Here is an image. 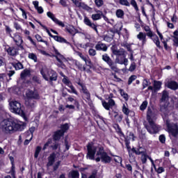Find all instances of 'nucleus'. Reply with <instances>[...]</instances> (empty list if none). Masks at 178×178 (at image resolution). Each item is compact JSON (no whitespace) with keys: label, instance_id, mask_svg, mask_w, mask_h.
Masks as SVG:
<instances>
[{"label":"nucleus","instance_id":"ea45409f","mask_svg":"<svg viewBox=\"0 0 178 178\" xmlns=\"http://www.w3.org/2000/svg\"><path fill=\"white\" fill-rule=\"evenodd\" d=\"M147 106H148V102L147 101L143 102L140 106V111H145Z\"/></svg>","mask_w":178,"mask_h":178},{"label":"nucleus","instance_id":"a211bd4d","mask_svg":"<svg viewBox=\"0 0 178 178\" xmlns=\"http://www.w3.org/2000/svg\"><path fill=\"white\" fill-rule=\"evenodd\" d=\"M56 158V154L55 153H52L49 155L48 157V163L47 164V168H49V166H52L54 163H55V159Z\"/></svg>","mask_w":178,"mask_h":178},{"label":"nucleus","instance_id":"bb28decb","mask_svg":"<svg viewBox=\"0 0 178 178\" xmlns=\"http://www.w3.org/2000/svg\"><path fill=\"white\" fill-rule=\"evenodd\" d=\"M162 86V82L159 81H154V90L155 92L159 91L161 87Z\"/></svg>","mask_w":178,"mask_h":178},{"label":"nucleus","instance_id":"e2e57ef3","mask_svg":"<svg viewBox=\"0 0 178 178\" xmlns=\"http://www.w3.org/2000/svg\"><path fill=\"white\" fill-rule=\"evenodd\" d=\"M134 134H133V132H129L128 140H132V141H134Z\"/></svg>","mask_w":178,"mask_h":178},{"label":"nucleus","instance_id":"58836bf2","mask_svg":"<svg viewBox=\"0 0 178 178\" xmlns=\"http://www.w3.org/2000/svg\"><path fill=\"white\" fill-rule=\"evenodd\" d=\"M95 3L97 8H101L104 6V0H95Z\"/></svg>","mask_w":178,"mask_h":178},{"label":"nucleus","instance_id":"9b49d317","mask_svg":"<svg viewBox=\"0 0 178 178\" xmlns=\"http://www.w3.org/2000/svg\"><path fill=\"white\" fill-rule=\"evenodd\" d=\"M40 95L37 91L28 90L26 92V99H38Z\"/></svg>","mask_w":178,"mask_h":178},{"label":"nucleus","instance_id":"cd10ccee","mask_svg":"<svg viewBox=\"0 0 178 178\" xmlns=\"http://www.w3.org/2000/svg\"><path fill=\"white\" fill-rule=\"evenodd\" d=\"M25 104L26 106H29L30 108H34V105H35V102L33 99H26Z\"/></svg>","mask_w":178,"mask_h":178},{"label":"nucleus","instance_id":"4d7b16f0","mask_svg":"<svg viewBox=\"0 0 178 178\" xmlns=\"http://www.w3.org/2000/svg\"><path fill=\"white\" fill-rule=\"evenodd\" d=\"M33 81H34L35 83H37L38 84H41V81L40 80V78H38V76H34L32 78Z\"/></svg>","mask_w":178,"mask_h":178},{"label":"nucleus","instance_id":"b1692460","mask_svg":"<svg viewBox=\"0 0 178 178\" xmlns=\"http://www.w3.org/2000/svg\"><path fill=\"white\" fill-rule=\"evenodd\" d=\"M82 92L84 93L85 98L88 99V101H90L91 99V95H90V92H88V90H87V88L86 86H82Z\"/></svg>","mask_w":178,"mask_h":178},{"label":"nucleus","instance_id":"f257e3e1","mask_svg":"<svg viewBox=\"0 0 178 178\" xmlns=\"http://www.w3.org/2000/svg\"><path fill=\"white\" fill-rule=\"evenodd\" d=\"M88 153L86 154V158L94 161L95 159L96 162H99L102 161L103 163H111L112 158L108 155V153L104 149L102 146H95L92 143H88L87 145ZM95 154L97 156L95 159Z\"/></svg>","mask_w":178,"mask_h":178},{"label":"nucleus","instance_id":"0eeeda50","mask_svg":"<svg viewBox=\"0 0 178 178\" xmlns=\"http://www.w3.org/2000/svg\"><path fill=\"white\" fill-rule=\"evenodd\" d=\"M40 26L42 27L44 30H46L47 33L49 34V37H51V38H54L55 41H57V42H64L65 44H70V42L66 40V39L63 38V37L58 36V35H53L52 33L48 30V28H47L46 26H44L41 22H38Z\"/></svg>","mask_w":178,"mask_h":178},{"label":"nucleus","instance_id":"c03bdc74","mask_svg":"<svg viewBox=\"0 0 178 178\" xmlns=\"http://www.w3.org/2000/svg\"><path fill=\"white\" fill-rule=\"evenodd\" d=\"M61 131H63V134H65V132L67 131V130H69V124H64L63 125H61Z\"/></svg>","mask_w":178,"mask_h":178},{"label":"nucleus","instance_id":"7ed1b4c3","mask_svg":"<svg viewBox=\"0 0 178 178\" xmlns=\"http://www.w3.org/2000/svg\"><path fill=\"white\" fill-rule=\"evenodd\" d=\"M147 120L148 124H144L145 128L150 134H156V133L159 131V126L155 123V120H156V114H155L149 107L147 108Z\"/></svg>","mask_w":178,"mask_h":178},{"label":"nucleus","instance_id":"39448f33","mask_svg":"<svg viewBox=\"0 0 178 178\" xmlns=\"http://www.w3.org/2000/svg\"><path fill=\"white\" fill-rule=\"evenodd\" d=\"M102 60H104V62H106V63H107V65H108L110 69H111V70H113V72H115V73H118V72H119L118 65H116L115 62H113V60H112L111 57H109V56H108L107 54L102 55Z\"/></svg>","mask_w":178,"mask_h":178},{"label":"nucleus","instance_id":"412c9836","mask_svg":"<svg viewBox=\"0 0 178 178\" xmlns=\"http://www.w3.org/2000/svg\"><path fill=\"white\" fill-rule=\"evenodd\" d=\"M30 76H31V72L28 69L24 70L20 74L22 80H24L26 78L30 77Z\"/></svg>","mask_w":178,"mask_h":178},{"label":"nucleus","instance_id":"79ce46f5","mask_svg":"<svg viewBox=\"0 0 178 178\" xmlns=\"http://www.w3.org/2000/svg\"><path fill=\"white\" fill-rule=\"evenodd\" d=\"M131 5L134 8L136 12H138V6L137 5L136 0H131Z\"/></svg>","mask_w":178,"mask_h":178},{"label":"nucleus","instance_id":"4be33fe9","mask_svg":"<svg viewBox=\"0 0 178 178\" xmlns=\"http://www.w3.org/2000/svg\"><path fill=\"white\" fill-rule=\"evenodd\" d=\"M168 101H169V93L166 90H164L161 99V104L166 103Z\"/></svg>","mask_w":178,"mask_h":178},{"label":"nucleus","instance_id":"e433bc0d","mask_svg":"<svg viewBox=\"0 0 178 178\" xmlns=\"http://www.w3.org/2000/svg\"><path fill=\"white\" fill-rule=\"evenodd\" d=\"M148 86H151V82L147 79H144L143 81V89L144 90V88H147Z\"/></svg>","mask_w":178,"mask_h":178},{"label":"nucleus","instance_id":"6e6552de","mask_svg":"<svg viewBox=\"0 0 178 178\" xmlns=\"http://www.w3.org/2000/svg\"><path fill=\"white\" fill-rule=\"evenodd\" d=\"M167 127H168V133L170 134H172L173 137H176L178 134V127L177 124H170L168 121L166 122Z\"/></svg>","mask_w":178,"mask_h":178},{"label":"nucleus","instance_id":"69168bd1","mask_svg":"<svg viewBox=\"0 0 178 178\" xmlns=\"http://www.w3.org/2000/svg\"><path fill=\"white\" fill-rule=\"evenodd\" d=\"M59 165H60V161H58L55 163L54 165V170H58V168H59Z\"/></svg>","mask_w":178,"mask_h":178},{"label":"nucleus","instance_id":"dca6fc26","mask_svg":"<svg viewBox=\"0 0 178 178\" xmlns=\"http://www.w3.org/2000/svg\"><path fill=\"white\" fill-rule=\"evenodd\" d=\"M6 51L10 56H16L19 54V50L13 47L6 48Z\"/></svg>","mask_w":178,"mask_h":178},{"label":"nucleus","instance_id":"13d9d810","mask_svg":"<svg viewBox=\"0 0 178 178\" xmlns=\"http://www.w3.org/2000/svg\"><path fill=\"white\" fill-rule=\"evenodd\" d=\"M68 87H70V88L71 89V92H72L73 94H76V95H77V90L74 89V86H73L72 83Z\"/></svg>","mask_w":178,"mask_h":178},{"label":"nucleus","instance_id":"0e129e2a","mask_svg":"<svg viewBox=\"0 0 178 178\" xmlns=\"http://www.w3.org/2000/svg\"><path fill=\"white\" fill-rule=\"evenodd\" d=\"M132 152H134L136 155H141V152H140L139 149H136V148L131 149Z\"/></svg>","mask_w":178,"mask_h":178},{"label":"nucleus","instance_id":"473e14b6","mask_svg":"<svg viewBox=\"0 0 178 178\" xmlns=\"http://www.w3.org/2000/svg\"><path fill=\"white\" fill-rule=\"evenodd\" d=\"M75 65H76V67H78V69H79V70H81V72L86 71V67H85V66L83 65V64L80 63V62L76 61V62H75Z\"/></svg>","mask_w":178,"mask_h":178},{"label":"nucleus","instance_id":"09e8293b","mask_svg":"<svg viewBox=\"0 0 178 178\" xmlns=\"http://www.w3.org/2000/svg\"><path fill=\"white\" fill-rule=\"evenodd\" d=\"M90 56H95L97 55V51L94 49H90L88 51Z\"/></svg>","mask_w":178,"mask_h":178},{"label":"nucleus","instance_id":"1a4fd4ad","mask_svg":"<svg viewBox=\"0 0 178 178\" xmlns=\"http://www.w3.org/2000/svg\"><path fill=\"white\" fill-rule=\"evenodd\" d=\"M56 58L58 60V63H57V66H58V67H62L63 69V67H65V64H63V62H65V60H66V59L65 58V57L60 54L58 51H56Z\"/></svg>","mask_w":178,"mask_h":178},{"label":"nucleus","instance_id":"72a5a7b5","mask_svg":"<svg viewBox=\"0 0 178 178\" xmlns=\"http://www.w3.org/2000/svg\"><path fill=\"white\" fill-rule=\"evenodd\" d=\"M51 143H52V139L49 138L42 148L43 151H45V149H47V148H48Z\"/></svg>","mask_w":178,"mask_h":178},{"label":"nucleus","instance_id":"20e7f679","mask_svg":"<svg viewBox=\"0 0 178 178\" xmlns=\"http://www.w3.org/2000/svg\"><path fill=\"white\" fill-rule=\"evenodd\" d=\"M40 74L46 81H49V80L50 81H56L58 80V74L52 70L42 68L40 70Z\"/></svg>","mask_w":178,"mask_h":178},{"label":"nucleus","instance_id":"5701e85b","mask_svg":"<svg viewBox=\"0 0 178 178\" xmlns=\"http://www.w3.org/2000/svg\"><path fill=\"white\" fill-rule=\"evenodd\" d=\"M104 16V13L101 10H98L97 14L92 15V19L94 21L99 20Z\"/></svg>","mask_w":178,"mask_h":178},{"label":"nucleus","instance_id":"4468645a","mask_svg":"<svg viewBox=\"0 0 178 178\" xmlns=\"http://www.w3.org/2000/svg\"><path fill=\"white\" fill-rule=\"evenodd\" d=\"M96 51H102L103 52H106L108 51V46L105 43L99 42L95 47Z\"/></svg>","mask_w":178,"mask_h":178},{"label":"nucleus","instance_id":"2f4dec72","mask_svg":"<svg viewBox=\"0 0 178 178\" xmlns=\"http://www.w3.org/2000/svg\"><path fill=\"white\" fill-rule=\"evenodd\" d=\"M13 67H15V70H20V69H23V64L22 63H12Z\"/></svg>","mask_w":178,"mask_h":178},{"label":"nucleus","instance_id":"37998d69","mask_svg":"<svg viewBox=\"0 0 178 178\" xmlns=\"http://www.w3.org/2000/svg\"><path fill=\"white\" fill-rule=\"evenodd\" d=\"M122 112L127 115L130 113V110H129V108L126 107L125 104H123L122 106Z\"/></svg>","mask_w":178,"mask_h":178},{"label":"nucleus","instance_id":"bf43d9fd","mask_svg":"<svg viewBox=\"0 0 178 178\" xmlns=\"http://www.w3.org/2000/svg\"><path fill=\"white\" fill-rule=\"evenodd\" d=\"M145 34L146 35H147V37H149L150 38H154V36L156 35L155 34L152 33V31L151 30L147 31Z\"/></svg>","mask_w":178,"mask_h":178},{"label":"nucleus","instance_id":"338daca9","mask_svg":"<svg viewBox=\"0 0 178 178\" xmlns=\"http://www.w3.org/2000/svg\"><path fill=\"white\" fill-rule=\"evenodd\" d=\"M36 10H38V13H40V15L42 13H44V9H42V7L41 6L38 7Z\"/></svg>","mask_w":178,"mask_h":178},{"label":"nucleus","instance_id":"774afa93","mask_svg":"<svg viewBox=\"0 0 178 178\" xmlns=\"http://www.w3.org/2000/svg\"><path fill=\"white\" fill-rule=\"evenodd\" d=\"M139 149V152H140V154L143 155V154H145V149L143 147H140L138 148Z\"/></svg>","mask_w":178,"mask_h":178},{"label":"nucleus","instance_id":"de8ad7c7","mask_svg":"<svg viewBox=\"0 0 178 178\" xmlns=\"http://www.w3.org/2000/svg\"><path fill=\"white\" fill-rule=\"evenodd\" d=\"M34 131H35V127H31L30 129H29V131L26 132V134L28 136H30L31 137V135L33 136V134L34 133Z\"/></svg>","mask_w":178,"mask_h":178},{"label":"nucleus","instance_id":"3c124183","mask_svg":"<svg viewBox=\"0 0 178 178\" xmlns=\"http://www.w3.org/2000/svg\"><path fill=\"white\" fill-rule=\"evenodd\" d=\"M120 3L124 6H130V3L127 0H120Z\"/></svg>","mask_w":178,"mask_h":178},{"label":"nucleus","instance_id":"7c9ffc66","mask_svg":"<svg viewBox=\"0 0 178 178\" xmlns=\"http://www.w3.org/2000/svg\"><path fill=\"white\" fill-rule=\"evenodd\" d=\"M152 40L154 41V44H156L158 48H161V42H159V38H158V35H154L153 38H152Z\"/></svg>","mask_w":178,"mask_h":178},{"label":"nucleus","instance_id":"f03ea898","mask_svg":"<svg viewBox=\"0 0 178 178\" xmlns=\"http://www.w3.org/2000/svg\"><path fill=\"white\" fill-rule=\"evenodd\" d=\"M23 129H24L23 124L12 120H3L0 123V130L6 134L15 133V131H22Z\"/></svg>","mask_w":178,"mask_h":178},{"label":"nucleus","instance_id":"6e6d98bb","mask_svg":"<svg viewBox=\"0 0 178 178\" xmlns=\"http://www.w3.org/2000/svg\"><path fill=\"white\" fill-rule=\"evenodd\" d=\"M63 82L64 83V84H66L68 87L72 84V82H70V81H69V79H67L66 76L63 78Z\"/></svg>","mask_w":178,"mask_h":178},{"label":"nucleus","instance_id":"f704fd0d","mask_svg":"<svg viewBox=\"0 0 178 178\" xmlns=\"http://www.w3.org/2000/svg\"><path fill=\"white\" fill-rule=\"evenodd\" d=\"M41 149H42V147L40 146H37L35 151L34 158L35 159L38 158V155H40V152H41Z\"/></svg>","mask_w":178,"mask_h":178},{"label":"nucleus","instance_id":"864d4df0","mask_svg":"<svg viewBox=\"0 0 178 178\" xmlns=\"http://www.w3.org/2000/svg\"><path fill=\"white\" fill-rule=\"evenodd\" d=\"M147 158H148V156L147 154H142L140 159L142 163H147Z\"/></svg>","mask_w":178,"mask_h":178},{"label":"nucleus","instance_id":"8fccbe9b","mask_svg":"<svg viewBox=\"0 0 178 178\" xmlns=\"http://www.w3.org/2000/svg\"><path fill=\"white\" fill-rule=\"evenodd\" d=\"M172 38L174 42L173 45L175 47H178V36H172Z\"/></svg>","mask_w":178,"mask_h":178},{"label":"nucleus","instance_id":"ddd939ff","mask_svg":"<svg viewBox=\"0 0 178 178\" xmlns=\"http://www.w3.org/2000/svg\"><path fill=\"white\" fill-rule=\"evenodd\" d=\"M111 50L113 55H115L116 56H124V55H126V51H124V49H118L116 47H112Z\"/></svg>","mask_w":178,"mask_h":178},{"label":"nucleus","instance_id":"a18cd8bd","mask_svg":"<svg viewBox=\"0 0 178 178\" xmlns=\"http://www.w3.org/2000/svg\"><path fill=\"white\" fill-rule=\"evenodd\" d=\"M50 147L51 149H53V151H56V149L59 148V143L55 142L52 145L50 146Z\"/></svg>","mask_w":178,"mask_h":178},{"label":"nucleus","instance_id":"423d86ee","mask_svg":"<svg viewBox=\"0 0 178 178\" xmlns=\"http://www.w3.org/2000/svg\"><path fill=\"white\" fill-rule=\"evenodd\" d=\"M9 105L10 106V111L14 113L23 115V109L22 108V104L20 102L17 101H11L10 102Z\"/></svg>","mask_w":178,"mask_h":178},{"label":"nucleus","instance_id":"9d476101","mask_svg":"<svg viewBox=\"0 0 178 178\" xmlns=\"http://www.w3.org/2000/svg\"><path fill=\"white\" fill-rule=\"evenodd\" d=\"M83 22L86 26H88V27H90V29H92V30H94L97 34H98V29L97 28V25L92 23L91 20L88 19V17H85Z\"/></svg>","mask_w":178,"mask_h":178},{"label":"nucleus","instance_id":"f3484780","mask_svg":"<svg viewBox=\"0 0 178 178\" xmlns=\"http://www.w3.org/2000/svg\"><path fill=\"white\" fill-rule=\"evenodd\" d=\"M63 136H65L63 131L61 130H58L54 132L53 135V140L54 141H59L61 137H63Z\"/></svg>","mask_w":178,"mask_h":178},{"label":"nucleus","instance_id":"2eb2a0df","mask_svg":"<svg viewBox=\"0 0 178 178\" xmlns=\"http://www.w3.org/2000/svg\"><path fill=\"white\" fill-rule=\"evenodd\" d=\"M102 105H103L104 108H105V109H106V111H109V109H111V108H112V106H115V100H113L112 99H109L108 102H103Z\"/></svg>","mask_w":178,"mask_h":178},{"label":"nucleus","instance_id":"49530a36","mask_svg":"<svg viewBox=\"0 0 178 178\" xmlns=\"http://www.w3.org/2000/svg\"><path fill=\"white\" fill-rule=\"evenodd\" d=\"M136 79H137V76L136 75L131 76L128 80L129 86H130V84H131L134 81V80H136Z\"/></svg>","mask_w":178,"mask_h":178},{"label":"nucleus","instance_id":"393cba45","mask_svg":"<svg viewBox=\"0 0 178 178\" xmlns=\"http://www.w3.org/2000/svg\"><path fill=\"white\" fill-rule=\"evenodd\" d=\"M169 105L168 102L166 103H161V107H160V111L163 112V113H168V106Z\"/></svg>","mask_w":178,"mask_h":178},{"label":"nucleus","instance_id":"5fc2aeb1","mask_svg":"<svg viewBox=\"0 0 178 178\" xmlns=\"http://www.w3.org/2000/svg\"><path fill=\"white\" fill-rule=\"evenodd\" d=\"M136 63L133 62L129 68V72H134V70H136Z\"/></svg>","mask_w":178,"mask_h":178},{"label":"nucleus","instance_id":"c9c22d12","mask_svg":"<svg viewBox=\"0 0 178 178\" xmlns=\"http://www.w3.org/2000/svg\"><path fill=\"white\" fill-rule=\"evenodd\" d=\"M116 16L117 17H120V19H122V17L124 16V12H123L122 10H118L116 11Z\"/></svg>","mask_w":178,"mask_h":178},{"label":"nucleus","instance_id":"680f3d73","mask_svg":"<svg viewBox=\"0 0 178 178\" xmlns=\"http://www.w3.org/2000/svg\"><path fill=\"white\" fill-rule=\"evenodd\" d=\"M159 140L162 143V144H164L165 141H166V138L165 137V135H161L159 136Z\"/></svg>","mask_w":178,"mask_h":178},{"label":"nucleus","instance_id":"c85d7f7f","mask_svg":"<svg viewBox=\"0 0 178 178\" xmlns=\"http://www.w3.org/2000/svg\"><path fill=\"white\" fill-rule=\"evenodd\" d=\"M126 58V54H124V56H117L115 58V64L119 63L120 65H123V60H124V58Z\"/></svg>","mask_w":178,"mask_h":178},{"label":"nucleus","instance_id":"603ef678","mask_svg":"<svg viewBox=\"0 0 178 178\" xmlns=\"http://www.w3.org/2000/svg\"><path fill=\"white\" fill-rule=\"evenodd\" d=\"M120 95H122V97H123V98H124V99H126V101L129 99V95L124 92V90H120Z\"/></svg>","mask_w":178,"mask_h":178},{"label":"nucleus","instance_id":"4c0bfd02","mask_svg":"<svg viewBox=\"0 0 178 178\" xmlns=\"http://www.w3.org/2000/svg\"><path fill=\"white\" fill-rule=\"evenodd\" d=\"M29 59H32V60L37 62V55L33 53H29L28 55Z\"/></svg>","mask_w":178,"mask_h":178},{"label":"nucleus","instance_id":"c756f323","mask_svg":"<svg viewBox=\"0 0 178 178\" xmlns=\"http://www.w3.org/2000/svg\"><path fill=\"white\" fill-rule=\"evenodd\" d=\"M68 176L70 178H79L80 174L77 170H72L69 173Z\"/></svg>","mask_w":178,"mask_h":178},{"label":"nucleus","instance_id":"6ab92c4d","mask_svg":"<svg viewBox=\"0 0 178 178\" xmlns=\"http://www.w3.org/2000/svg\"><path fill=\"white\" fill-rule=\"evenodd\" d=\"M167 87L170 90H176L178 89V83L175 81H170L167 83Z\"/></svg>","mask_w":178,"mask_h":178},{"label":"nucleus","instance_id":"aec40b11","mask_svg":"<svg viewBox=\"0 0 178 178\" xmlns=\"http://www.w3.org/2000/svg\"><path fill=\"white\" fill-rule=\"evenodd\" d=\"M137 38L142 41V45H144L145 42H147V34L145 33L140 32L138 35H137Z\"/></svg>","mask_w":178,"mask_h":178},{"label":"nucleus","instance_id":"f8f14e48","mask_svg":"<svg viewBox=\"0 0 178 178\" xmlns=\"http://www.w3.org/2000/svg\"><path fill=\"white\" fill-rule=\"evenodd\" d=\"M47 15L48 17H50V19H51V20H53V22H54V23H56V24H58L60 27H65V24L62 22L59 21V19H58L56 17H55V15H54V14L52 13L47 12Z\"/></svg>","mask_w":178,"mask_h":178},{"label":"nucleus","instance_id":"a19ab883","mask_svg":"<svg viewBox=\"0 0 178 178\" xmlns=\"http://www.w3.org/2000/svg\"><path fill=\"white\" fill-rule=\"evenodd\" d=\"M35 38L39 42H44L46 45H48V42L43 40L42 38L40 35H35Z\"/></svg>","mask_w":178,"mask_h":178},{"label":"nucleus","instance_id":"a878e982","mask_svg":"<svg viewBox=\"0 0 178 178\" xmlns=\"http://www.w3.org/2000/svg\"><path fill=\"white\" fill-rule=\"evenodd\" d=\"M13 38V40L15 41L16 45H17L18 47H20V45H22V44H23V40H22V37H20V35H15Z\"/></svg>","mask_w":178,"mask_h":178},{"label":"nucleus","instance_id":"052dcab7","mask_svg":"<svg viewBox=\"0 0 178 178\" xmlns=\"http://www.w3.org/2000/svg\"><path fill=\"white\" fill-rule=\"evenodd\" d=\"M104 41H106L107 42H111L112 41V38L111 36L106 35L104 38Z\"/></svg>","mask_w":178,"mask_h":178}]
</instances>
